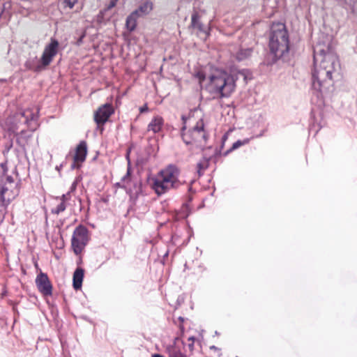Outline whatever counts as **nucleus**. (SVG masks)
I'll return each instance as SVG.
<instances>
[{"label": "nucleus", "mask_w": 357, "mask_h": 357, "mask_svg": "<svg viewBox=\"0 0 357 357\" xmlns=\"http://www.w3.org/2000/svg\"><path fill=\"white\" fill-rule=\"evenodd\" d=\"M314 69L312 72V87L317 92L328 88L333 75L338 74L340 63L337 56L328 47L324 50L320 44L314 47Z\"/></svg>", "instance_id": "obj_1"}, {"label": "nucleus", "mask_w": 357, "mask_h": 357, "mask_svg": "<svg viewBox=\"0 0 357 357\" xmlns=\"http://www.w3.org/2000/svg\"><path fill=\"white\" fill-rule=\"evenodd\" d=\"M235 89L236 79L226 70L216 68L208 75L206 90L213 98H229Z\"/></svg>", "instance_id": "obj_2"}, {"label": "nucleus", "mask_w": 357, "mask_h": 357, "mask_svg": "<svg viewBox=\"0 0 357 357\" xmlns=\"http://www.w3.org/2000/svg\"><path fill=\"white\" fill-rule=\"evenodd\" d=\"M269 47L275 59L283 58L289 50L288 32L284 24H273L271 30Z\"/></svg>", "instance_id": "obj_3"}, {"label": "nucleus", "mask_w": 357, "mask_h": 357, "mask_svg": "<svg viewBox=\"0 0 357 357\" xmlns=\"http://www.w3.org/2000/svg\"><path fill=\"white\" fill-rule=\"evenodd\" d=\"M178 169L174 165H169L153 178L151 187L159 196L171 189H176L181 185L178 180Z\"/></svg>", "instance_id": "obj_4"}, {"label": "nucleus", "mask_w": 357, "mask_h": 357, "mask_svg": "<svg viewBox=\"0 0 357 357\" xmlns=\"http://www.w3.org/2000/svg\"><path fill=\"white\" fill-rule=\"evenodd\" d=\"M88 229L83 225H79L75 229L71 243L73 250L76 255L79 254L89 241Z\"/></svg>", "instance_id": "obj_5"}, {"label": "nucleus", "mask_w": 357, "mask_h": 357, "mask_svg": "<svg viewBox=\"0 0 357 357\" xmlns=\"http://www.w3.org/2000/svg\"><path fill=\"white\" fill-rule=\"evenodd\" d=\"M59 48V41L51 38L50 43L45 45L40 57L43 65L47 68L52 61L54 57L57 54Z\"/></svg>", "instance_id": "obj_6"}, {"label": "nucleus", "mask_w": 357, "mask_h": 357, "mask_svg": "<svg viewBox=\"0 0 357 357\" xmlns=\"http://www.w3.org/2000/svg\"><path fill=\"white\" fill-rule=\"evenodd\" d=\"M113 109L109 104H105L99 107L94 114V121L96 123L98 128L103 129L102 126L107 121L112 114Z\"/></svg>", "instance_id": "obj_7"}, {"label": "nucleus", "mask_w": 357, "mask_h": 357, "mask_svg": "<svg viewBox=\"0 0 357 357\" xmlns=\"http://www.w3.org/2000/svg\"><path fill=\"white\" fill-rule=\"evenodd\" d=\"M36 286L44 296H50L52 294V287L47 274L40 273L36 279Z\"/></svg>", "instance_id": "obj_8"}, {"label": "nucleus", "mask_w": 357, "mask_h": 357, "mask_svg": "<svg viewBox=\"0 0 357 357\" xmlns=\"http://www.w3.org/2000/svg\"><path fill=\"white\" fill-rule=\"evenodd\" d=\"M86 154V143L84 141H82L76 148L75 154L74 155V162L71 165V168H78L79 167V163H82L85 160Z\"/></svg>", "instance_id": "obj_9"}, {"label": "nucleus", "mask_w": 357, "mask_h": 357, "mask_svg": "<svg viewBox=\"0 0 357 357\" xmlns=\"http://www.w3.org/2000/svg\"><path fill=\"white\" fill-rule=\"evenodd\" d=\"M192 141L197 142L202 145V142H206V135L204 130V122L200 119L197 125L192 128L190 133Z\"/></svg>", "instance_id": "obj_10"}, {"label": "nucleus", "mask_w": 357, "mask_h": 357, "mask_svg": "<svg viewBox=\"0 0 357 357\" xmlns=\"http://www.w3.org/2000/svg\"><path fill=\"white\" fill-rule=\"evenodd\" d=\"M126 191L130 196V200L135 204L142 192L141 181H132L131 186H127Z\"/></svg>", "instance_id": "obj_11"}, {"label": "nucleus", "mask_w": 357, "mask_h": 357, "mask_svg": "<svg viewBox=\"0 0 357 357\" xmlns=\"http://www.w3.org/2000/svg\"><path fill=\"white\" fill-rule=\"evenodd\" d=\"M24 66L26 69L37 73L40 72L46 68L45 66L43 65L41 59L38 60L36 56L29 58L25 62Z\"/></svg>", "instance_id": "obj_12"}, {"label": "nucleus", "mask_w": 357, "mask_h": 357, "mask_svg": "<svg viewBox=\"0 0 357 357\" xmlns=\"http://www.w3.org/2000/svg\"><path fill=\"white\" fill-rule=\"evenodd\" d=\"M153 4L152 1L146 0L144 1L137 9L134 11H137V15L139 17L146 15L151 13L153 10Z\"/></svg>", "instance_id": "obj_13"}, {"label": "nucleus", "mask_w": 357, "mask_h": 357, "mask_svg": "<svg viewBox=\"0 0 357 357\" xmlns=\"http://www.w3.org/2000/svg\"><path fill=\"white\" fill-rule=\"evenodd\" d=\"M163 119L161 116H155L148 125V131H152L153 133H157L160 131L163 126Z\"/></svg>", "instance_id": "obj_14"}, {"label": "nucleus", "mask_w": 357, "mask_h": 357, "mask_svg": "<svg viewBox=\"0 0 357 357\" xmlns=\"http://www.w3.org/2000/svg\"><path fill=\"white\" fill-rule=\"evenodd\" d=\"M84 278V270L77 268L73 273V285L75 290H78L82 287Z\"/></svg>", "instance_id": "obj_15"}, {"label": "nucleus", "mask_w": 357, "mask_h": 357, "mask_svg": "<svg viewBox=\"0 0 357 357\" xmlns=\"http://www.w3.org/2000/svg\"><path fill=\"white\" fill-rule=\"evenodd\" d=\"M10 190L9 188L5 185H3L0 188V206H7L10 200L12 199V196L10 195Z\"/></svg>", "instance_id": "obj_16"}, {"label": "nucleus", "mask_w": 357, "mask_h": 357, "mask_svg": "<svg viewBox=\"0 0 357 357\" xmlns=\"http://www.w3.org/2000/svg\"><path fill=\"white\" fill-rule=\"evenodd\" d=\"M139 17L137 15V11H132L126 18V26L128 30L132 31L137 26V20Z\"/></svg>", "instance_id": "obj_17"}, {"label": "nucleus", "mask_w": 357, "mask_h": 357, "mask_svg": "<svg viewBox=\"0 0 357 357\" xmlns=\"http://www.w3.org/2000/svg\"><path fill=\"white\" fill-rule=\"evenodd\" d=\"M252 54V50L250 48L239 50L236 54V59L238 61H243L248 58Z\"/></svg>", "instance_id": "obj_18"}, {"label": "nucleus", "mask_w": 357, "mask_h": 357, "mask_svg": "<svg viewBox=\"0 0 357 357\" xmlns=\"http://www.w3.org/2000/svg\"><path fill=\"white\" fill-rule=\"evenodd\" d=\"M20 116L25 119L24 123L29 124L30 121H35L37 119V116L32 113L31 111H25L21 112Z\"/></svg>", "instance_id": "obj_19"}, {"label": "nucleus", "mask_w": 357, "mask_h": 357, "mask_svg": "<svg viewBox=\"0 0 357 357\" xmlns=\"http://www.w3.org/2000/svg\"><path fill=\"white\" fill-rule=\"evenodd\" d=\"M208 166V160L204 158L197 164V173L199 176L203 174V172L207 169Z\"/></svg>", "instance_id": "obj_20"}, {"label": "nucleus", "mask_w": 357, "mask_h": 357, "mask_svg": "<svg viewBox=\"0 0 357 357\" xmlns=\"http://www.w3.org/2000/svg\"><path fill=\"white\" fill-rule=\"evenodd\" d=\"M66 208V204L65 203V200H62L55 208L52 209V213L58 215L64 211Z\"/></svg>", "instance_id": "obj_21"}, {"label": "nucleus", "mask_w": 357, "mask_h": 357, "mask_svg": "<svg viewBox=\"0 0 357 357\" xmlns=\"http://www.w3.org/2000/svg\"><path fill=\"white\" fill-rule=\"evenodd\" d=\"M200 23L202 22H200L199 15L197 12H194L191 16V26L195 28Z\"/></svg>", "instance_id": "obj_22"}, {"label": "nucleus", "mask_w": 357, "mask_h": 357, "mask_svg": "<svg viewBox=\"0 0 357 357\" xmlns=\"http://www.w3.org/2000/svg\"><path fill=\"white\" fill-rule=\"evenodd\" d=\"M169 357H186V356L176 347H173L169 351Z\"/></svg>", "instance_id": "obj_23"}, {"label": "nucleus", "mask_w": 357, "mask_h": 357, "mask_svg": "<svg viewBox=\"0 0 357 357\" xmlns=\"http://www.w3.org/2000/svg\"><path fill=\"white\" fill-rule=\"evenodd\" d=\"M131 168L130 165V161L128 160V165L127 169V172L126 175H124L121 179V182L128 183V181H131Z\"/></svg>", "instance_id": "obj_24"}, {"label": "nucleus", "mask_w": 357, "mask_h": 357, "mask_svg": "<svg viewBox=\"0 0 357 357\" xmlns=\"http://www.w3.org/2000/svg\"><path fill=\"white\" fill-rule=\"evenodd\" d=\"M248 142H249V139H245L243 141L238 140V141H236V142H234L233 144L230 151L239 148L240 146H243L244 144H248Z\"/></svg>", "instance_id": "obj_25"}, {"label": "nucleus", "mask_w": 357, "mask_h": 357, "mask_svg": "<svg viewBox=\"0 0 357 357\" xmlns=\"http://www.w3.org/2000/svg\"><path fill=\"white\" fill-rule=\"evenodd\" d=\"M185 128H186L185 126H183L181 129L182 132H183L185 130ZM182 138H183V142L186 144H192V140L189 139L188 135L185 133L182 132Z\"/></svg>", "instance_id": "obj_26"}, {"label": "nucleus", "mask_w": 357, "mask_h": 357, "mask_svg": "<svg viewBox=\"0 0 357 357\" xmlns=\"http://www.w3.org/2000/svg\"><path fill=\"white\" fill-rule=\"evenodd\" d=\"M76 2L77 0H64L63 1L65 6L70 9H72L74 7Z\"/></svg>", "instance_id": "obj_27"}, {"label": "nucleus", "mask_w": 357, "mask_h": 357, "mask_svg": "<svg viewBox=\"0 0 357 357\" xmlns=\"http://www.w3.org/2000/svg\"><path fill=\"white\" fill-rule=\"evenodd\" d=\"M195 28L197 29L200 32L205 33L206 36L208 35L206 29L204 27L202 23L199 24L198 26Z\"/></svg>", "instance_id": "obj_28"}, {"label": "nucleus", "mask_w": 357, "mask_h": 357, "mask_svg": "<svg viewBox=\"0 0 357 357\" xmlns=\"http://www.w3.org/2000/svg\"><path fill=\"white\" fill-rule=\"evenodd\" d=\"M197 76L199 80V82H202L206 79V76L203 73H197Z\"/></svg>", "instance_id": "obj_29"}, {"label": "nucleus", "mask_w": 357, "mask_h": 357, "mask_svg": "<svg viewBox=\"0 0 357 357\" xmlns=\"http://www.w3.org/2000/svg\"><path fill=\"white\" fill-rule=\"evenodd\" d=\"M6 183L8 184H13L14 183V179L11 176H6Z\"/></svg>", "instance_id": "obj_30"}, {"label": "nucleus", "mask_w": 357, "mask_h": 357, "mask_svg": "<svg viewBox=\"0 0 357 357\" xmlns=\"http://www.w3.org/2000/svg\"><path fill=\"white\" fill-rule=\"evenodd\" d=\"M117 0H112L109 3V8H111L114 6H115L116 5V2Z\"/></svg>", "instance_id": "obj_31"}, {"label": "nucleus", "mask_w": 357, "mask_h": 357, "mask_svg": "<svg viewBox=\"0 0 357 357\" xmlns=\"http://www.w3.org/2000/svg\"><path fill=\"white\" fill-rule=\"evenodd\" d=\"M116 185L121 188H123V189H125L126 190V187L127 185H124V184H121V182H119V183H116Z\"/></svg>", "instance_id": "obj_32"}, {"label": "nucleus", "mask_w": 357, "mask_h": 357, "mask_svg": "<svg viewBox=\"0 0 357 357\" xmlns=\"http://www.w3.org/2000/svg\"><path fill=\"white\" fill-rule=\"evenodd\" d=\"M139 110H140L141 113H143L148 110V107H146V105H144V106L140 107Z\"/></svg>", "instance_id": "obj_33"}, {"label": "nucleus", "mask_w": 357, "mask_h": 357, "mask_svg": "<svg viewBox=\"0 0 357 357\" xmlns=\"http://www.w3.org/2000/svg\"><path fill=\"white\" fill-rule=\"evenodd\" d=\"M62 200H65V202L67 200V198H66V195H63L62 197H61V202Z\"/></svg>", "instance_id": "obj_34"}, {"label": "nucleus", "mask_w": 357, "mask_h": 357, "mask_svg": "<svg viewBox=\"0 0 357 357\" xmlns=\"http://www.w3.org/2000/svg\"><path fill=\"white\" fill-rule=\"evenodd\" d=\"M353 7H354V9H357V0L354 1Z\"/></svg>", "instance_id": "obj_35"}, {"label": "nucleus", "mask_w": 357, "mask_h": 357, "mask_svg": "<svg viewBox=\"0 0 357 357\" xmlns=\"http://www.w3.org/2000/svg\"><path fill=\"white\" fill-rule=\"evenodd\" d=\"M12 146H13V143L10 142V144H8V146L7 151H8L12 148Z\"/></svg>", "instance_id": "obj_36"}, {"label": "nucleus", "mask_w": 357, "mask_h": 357, "mask_svg": "<svg viewBox=\"0 0 357 357\" xmlns=\"http://www.w3.org/2000/svg\"><path fill=\"white\" fill-rule=\"evenodd\" d=\"M188 340H190V341H192V342H194L195 337H190L188 338Z\"/></svg>", "instance_id": "obj_37"}, {"label": "nucleus", "mask_w": 357, "mask_h": 357, "mask_svg": "<svg viewBox=\"0 0 357 357\" xmlns=\"http://www.w3.org/2000/svg\"><path fill=\"white\" fill-rule=\"evenodd\" d=\"M193 347H194L193 342H192L191 344H189V347H190V349H192Z\"/></svg>", "instance_id": "obj_38"}, {"label": "nucleus", "mask_w": 357, "mask_h": 357, "mask_svg": "<svg viewBox=\"0 0 357 357\" xmlns=\"http://www.w3.org/2000/svg\"><path fill=\"white\" fill-rule=\"evenodd\" d=\"M152 357H162V356L161 355H160V354H153L152 356Z\"/></svg>", "instance_id": "obj_39"}, {"label": "nucleus", "mask_w": 357, "mask_h": 357, "mask_svg": "<svg viewBox=\"0 0 357 357\" xmlns=\"http://www.w3.org/2000/svg\"><path fill=\"white\" fill-rule=\"evenodd\" d=\"M210 349H215V350H217V349H218V348H217L215 346H211V347H210Z\"/></svg>", "instance_id": "obj_40"}, {"label": "nucleus", "mask_w": 357, "mask_h": 357, "mask_svg": "<svg viewBox=\"0 0 357 357\" xmlns=\"http://www.w3.org/2000/svg\"><path fill=\"white\" fill-rule=\"evenodd\" d=\"M182 120H183V123H185V121H186V118L185 117V116H182Z\"/></svg>", "instance_id": "obj_41"}, {"label": "nucleus", "mask_w": 357, "mask_h": 357, "mask_svg": "<svg viewBox=\"0 0 357 357\" xmlns=\"http://www.w3.org/2000/svg\"><path fill=\"white\" fill-rule=\"evenodd\" d=\"M17 142L19 144H20V139H19V138H17Z\"/></svg>", "instance_id": "obj_42"}, {"label": "nucleus", "mask_w": 357, "mask_h": 357, "mask_svg": "<svg viewBox=\"0 0 357 357\" xmlns=\"http://www.w3.org/2000/svg\"><path fill=\"white\" fill-rule=\"evenodd\" d=\"M61 165L60 167H58V166H57L56 168V169H57V170H59V169H60V168H61Z\"/></svg>", "instance_id": "obj_43"}, {"label": "nucleus", "mask_w": 357, "mask_h": 357, "mask_svg": "<svg viewBox=\"0 0 357 357\" xmlns=\"http://www.w3.org/2000/svg\"><path fill=\"white\" fill-rule=\"evenodd\" d=\"M236 357H238V356H236Z\"/></svg>", "instance_id": "obj_44"}]
</instances>
